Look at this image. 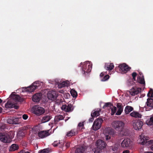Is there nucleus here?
Segmentation results:
<instances>
[{
  "mask_svg": "<svg viewBox=\"0 0 153 153\" xmlns=\"http://www.w3.org/2000/svg\"><path fill=\"white\" fill-rule=\"evenodd\" d=\"M112 125L114 128L117 130L123 131L125 126V123L121 121L116 120L113 122L112 123Z\"/></svg>",
  "mask_w": 153,
  "mask_h": 153,
  "instance_id": "obj_1",
  "label": "nucleus"
},
{
  "mask_svg": "<svg viewBox=\"0 0 153 153\" xmlns=\"http://www.w3.org/2000/svg\"><path fill=\"white\" fill-rule=\"evenodd\" d=\"M43 85L42 82L39 81H36L34 82L30 86L25 88V91L29 92H31L35 91L36 89L38 88V87L41 85V84Z\"/></svg>",
  "mask_w": 153,
  "mask_h": 153,
  "instance_id": "obj_2",
  "label": "nucleus"
},
{
  "mask_svg": "<svg viewBox=\"0 0 153 153\" xmlns=\"http://www.w3.org/2000/svg\"><path fill=\"white\" fill-rule=\"evenodd\" d=\"M140 143L143 145H149L153 143L152 140H149V137L145 135L144 134H141L140 136Z\"/></svg>",
  "mask_w": 153,
  "mask_h": 153,
  "instance_id": "obj_3",
  "label": "nucleus"
},
{
  "mask_svg": "<svg viewBox=\"0 0 153 153\" xmlns=\"http://www.w3.org/2000/svg\"><path fill=\"white\" fill-rule=\"evenodd\" d=\"M33 112L38 116L43 114L45 112V110L43 108L38 106H35L32 108Z\"/></svg>",
  "mask_w": 153,
  "mask_h": 153,
  "instance_id": "obj_4",
  "label": "nucleus"
},
{
  "mask_svg": "<svg viewBox=\"0 0 153 153\" xmlns=\"http://www.w3.org/2000/svg\"><path fill=\"white\" fill-rule=\"evenodd\" d=\"M103 120L101 118H98L96 119L94 122L92 128L93 130L97 131L100 129Z\"/></svg>",
  "mask_w": 153,
  "mask_h": 153,
  "instance_id": "obj_5",
  "label": "nucleus"
},
{
  "mask_svg": "<svg viewBox=\"0 0 153 153\" xmlns=\"http://www.w3.org/2000/svg\"><path fill=\"white\" fill-rule=\"evenodd\" d=\"M118 67L119 68L120 72H121L122 73H126L131 69V68L125 63L120 65Z\"/></svg>",
  "mask_w": 153,
  "mask_h": 153,
  "instance_id": "obj_6",
  "label": "nucleus"
},
{
  "mask_svg": "<svg viewBox=\"0 0 153 153\" xmlns=\"http://www.w3.org/2000/svg\"><path fill=\"white\" fill-rule=\"evenodd\" d=\"M143 125V122L140 120H138L133 121V126L135 130H139L140 129Z\"/></svg>",
  "mask_w": 153,
  "mask_h": 153,
  "instance_id": "obj_7",
  "label": "nucleus"
},
{
  "mask_svg": "<svg viewBox=\"0 0 153 153\" xmlns=\"http://www.w3.org/2000/svg\"><path fill=\"white\" fill-rule=\"evenodd\" d=\"M113 133V129L109 127L105 128L104 131L105 135V139L106 140H109L111 139L110 135Z\"/></svg>",
  "mask_w": 153,
  "mask_h": 153,
  "instance_id": "obj_8",
  "label": "nucleus"
},
{
  "mask_svg": "<svg viewBox=\"0 0 153 153\" xmlns=\"http://www.w3.org/2000/svg\"><path fill=\"white\" fill-rule=\"evenodd\" d=\"M61 109L66 112H71L74 109L73 105L71 104H68L67 105H62L61 107Z\"/></svg>",
  "mask_w": 153,
  "mask_h": 153,
  "instance_id": "obj_9",
  "label": "nucleus"
},
{
  "mask_svg": "<svg viewBox=\"0 0 153 153\" xmlns=\"http://www.w3.org/2000/svg\"><path fill=\"white\" fill-rule=\"evenodd\" d=\"M91 68L92 66L91 65H88L87 66V63H84L82 66V73L85 74V73H89L91 71Z\"/></svg>",
  "mask_w": 153,
  "mask_h": 153,
  "instance_id": "obj_10",
  "label": "nucleus"
},
{
  "mask_svg": "<svg viewBox=\"0 0 153 153\" xmlns=\"http://www.w3.org/2000/svg\"><path fill=\"white\" fill-rule=\"evenodd\" d=\"M105 107L110 108L111 109V115H113L116 112L117 110V107L115 106H113V105L110 102L106 103L103 106V108Z\"/></svg>",
  "mask_w": 153,
  "mask_h": 153,
  "instance_id": "obj_11",
  "label": "nucleus"
},
{
  "mask_svg": "<svg viewBox=\"0 0 153 153\" xmlns=\"http://www.w3.org/2000/svg\"><path fill=\"white\" fill-rule=\"evenodd\" d=\"M131 141L130 139H125L121 143V145L123 148H127L131 146Z\"/></svg>",
  "mask_w": 153,
  "mask_h": 153,
  "instance_id": "obj_12",
  "label": "nucleus"
},
{
  "mask_svg": "<svg viewBox=\"0 0 153 153\" xmlns=\"http://www.w3.org/2000/svg\"><path fill=\"white\" fill-rule=\"evenodd\" d=\"M56 92L53 91H49L47 94L48 97V99L53 100L57 97Z\"/></svg>",
  "mask_w": 153,
  "mask_h": 153,
  "instance_id": "obj_13",
  "label": "nucleus"
},
{
  "mask_svg": "<svg viewBox=\"0 0 153 153\" xmlns=\"http://www.w3.org/2000/svg\"><path fill=\"white\" fill-rule=\"evenodd\" d=\"M50 130L47 131H41L38 132V135L40 138H44L50 135Z\"/></svg>",
  "mask_w": 153,
  "mask_h": 153,
  "instance_id": "obj_14",
  "label": "nucleus"
},
{
  "mask_svg": "<svg viewBox=\"0 0 153 153\" xmlns=\"http://www.w3.org/2000/svg\"><path fill=\"white\" fill-rule=\"evenodd\" d=\"M20 118H18L11 117L8 118L7 120V123L10 124H18L20 123Z\"/></svg>",
  "mask_w": 153,
  "mask_h": 153,
  "instance_id": "obj_15",
  "label": "nucleus"
},
{
  "mask_svg": "<svg viewBox=\"0 0 153 153\" xmlns=\"http://www.w3.org/2000/svg\"><path fill=\"white\" fill-rule=\"evenodd\" d=\"M0 140L4 143H10L11 142L10 139L6 135L0 134Z\"/></svg>",
  "mask_w": 153,
  "mask_h": 153,
  "instance_id": "obj_16",
  "label": "nucleus"
},
{
  "mask_svg": "<svg viewBox=\"0 0 153 153\" xmlns=\"http://www.w3.org/2000/svg\"><path fill=\"white\" fill-rule=\"evenodd\" d=\"M141 90V88L133 87L130 91V93L132 96H134L140 92Z\"/></svg>",
  "mask_w": 153,
  "mask_h": 153,
  "instance_id": "obj_17",
  "label": "nucleus"
},
{
  "mask_svg": "<svg viewBox=\"0 0 153 153\" xmlns=\"http://www.w3.org/2000/svg\"><path fill=\"white\" fill-rule=\"evenodd\" d=\"M78 133V129L74 128L68 132L66 134L68 137H72L77 134Z\"/></svg>",
  "mask_w": 153,
  "mask_h": 153,
  "instance_id": "obj_18",
  "label": "nucleus"
},
{
  "mask_svg": "<svg viewBox=\"0 0 153 153\" xmlns=\"http://www.w3.org/2000/svg\"><path fill=\"white\" fill-rule=\"evenodd\" d=\"M42 95L41 93H36L33 96L32 100L34 102H39L42 97Z\"/></svg>",
  "mask_w": 153,
  "mask_h": 153,
  "instance_id": "obj_19",
  "label": "nucleus"
},
{
  "mask_svg": "<svg viewBox=\"0 0 153 153\" xmlns=\"http://www.w3.org/2000/svg\"><path fill=\"white\" fill-rule=\"evenodd\" d=\"M52 118V116L50 114H46L42 117V123L47 122L50 121Z\"/></svg>",
  "mask_w": 153,
  "mask_h": 153,
  "instance_id": "obj_20",
  "label": "nucleus"
},
{
  "mask_svg": "<svg viewBox=\"0 0 153 153\" xmlns=\"http://www.w3.org/2000/svg\"><path fill=\"white\" fill-rule=\"evenodd\" d=\"M97 146V147L103 149L106 145V143L103 141L99 139L96 142Z\"/></svg>",
  "mask_w": 153,
  "mask_h": 153,
  "instance_id": "obj_21",
  "label": "nucleus"
},
{
  "mask_svg": "<svg viewBox=\"0 0 153 153\" xmlns=\"http://www.w3.org/2000/svg\"><path fill=\"white\" fill-rule=\"evenodd\" d=\"M116 106L118 110L117 112L116 113V115H120L121 114L123 111V107L122 105V104L120 103H117V104Z\"/></svg>",
  "mask_w": 153,
  "mask_h": 153,
  "instance_id": "obj_22",
  "label": "nucleus"
},
{
  "mask_svg": "<svg viewBox=\"0 0 153 153\" xmlns=\"http://www.w3.org/2000/svg\"><path fill=\"white\" fill-rule=\"evenodd\" d=\"M146 104L147 106L150 108V109H153V98H148Z\"/></svg>",
  "mask_w": 153,
  "mask_h": 153,
  "instance_id": "obj_23",
  "label": "nucleus"
},
{
  "mask_svg": "<svg viewBox=\"0 0 153 153\" xmlns=\"http://www.w3.org/2000/svg\"><path fill=\"white\" fill-rule=\"evenodd\" d=\"M10 96L15 101L20 102L23 101V99L17 94H11Z\"/></svg>",
  "mask_w": 153,
  "mask_h": 153,
  "instance_id": "obj_24",
  "label": "nucleus"
},
{
  "mask_svg": "<svg viewBox=\"0 0 153 153\" xmlns=\"http://www.w3.org/2000/svg\"><path fill=\"white\" fill-rule=\"evenodd\" d=\"M19 149V146L18 145L13 144L9 148V150L10 151H14L18 150Z\"/></svg>",
  "mask_w": 153,
  "mask_h": 153,
  "instance_id": "obj_25",
  "label": "nucleus"
},
{
  "mask_svg": "<svg viewBox=\"0 0 153 153\" xmlns=\"http://www.w3.org/2000/svg\"><path fill=\"white\" fill-rule=\"evenodd\" d=\"M64 117L61 115L56 116L54 118V123L55 124H57L59 121L64 119Z\"/></svg>",
  "mask_w": 153,
  "mask_h": 153,
  "instance_id": "obj_26",
  "label": "nucleus"
},
{
  "mask_svg": "<svg viewBox=\"0 0 153 153\" xmlns=\"http://www.w3.org/2000/svg\"><path fill=\"white\" fill-rule=\"evenodd\" d=\"M130 115L135 118H140L142 117V115L140 114L135 111H134L131 113Z\"/></svg>",
  "mask_w": 153,
  "mask_h": 153,
  "instance_id": "obj_27",
  "label": "nucleus"
},
{
  "mask_svg": "<svg viewBox=\"0 0 153 153\" xmlns=\"http://www.w3.org/2000/svg\"><path fill=\"white\" fill-rule=\"evenodd\" d=\"M53 145L54 147H56L57 146H59V147L62 148L63 149V146L64 144L62 142H60V141L58 142V141H55L53 143Z\"/></svg>",
  "mask_w": 153,
  "mask_h": 153,
  "instance_id": "obj_28",
  "label": "nucleus"
},
{
  "mask_svg": "<svg viewBox=\"0 0 153 153\" xmlns=\"http://www.w3.org/2000/svg\"><path fill=\"white\" fill-rule=\"evenodd\" d=\"M86 148L85 147L81 146L77 148L75 153H84Z\"/></svg>",
  "mask_w": 153,
  "mask_h": 153,
  "instance_id": "obj_29",
  "label": "nucleus"
},
{
  "mask_svg": "<svg viewBox=\"0 0 153 153\" xmlns=\"http://www.w3.org/2000/svg\"><path fill=\"white\" fill-rule=\"evenodd\" d=\"M114 67V65L112 63H110L109 64H105V67L107 70L108 71L112 70Z\"/></svg>",
  "mask_w": 153,
  "mask_h": 153,
  "instance_id": "obj_30",
  "label": "nucleus"
},
{
  "mask_svg": "<svg viewBox=\"0 0 153 153\" xmlns=\"http://www.w3.org/2000/svg\"><path fill=\"white\" fill-rule=\"evenodd\" d=\"M14 132L13 131H10L6 133L7 136L11 139V141L12 139L14 137Z\"/></svg>",
  "mask_w": 153,
  "mask_h": 153,
  "instance_id": "obj_31",
  "label": "nucleus"
},
{
  "mask_svg": "<svg viewBox=\"0 0 153 153\" xmlns=\"http://www.w3.org/2000/svg\"><path fill=\"white\" fill-rule=\"evenodd\" d=\"M133 109V108L132 107L128 105L126 106L125 111L126 114H128L131 111H132Z\"/></svg>",
  "mask_w": 153,
  "mask_h": 153,
  "instance_id": "obj_32",
  "label": "nucleus"
},
{
  "mask_svg": "<svg viewBox=\"0 0 153 153\" xmlns=\"http://www.w3.org/2000/svg\"><path fill=\"white\" fill-rule=\"evenodd\" d=\"M100 110L93 111L91 113V117H95L99 116L100 114Z\"/></svg>",
  "mask_w": 153,
  "mask_h": 153,
  "instance_id": "obj_33",
  "label": "nucleus"
},
{
  "mask_svg": "<svg viewBox=\"0 0 153 153\" xmlns=\"http://www.w3.org/2000/svg\"><path fill=\"white\" fill-rule=\"evenodd\" d=\"M68 83L65 81L63 82L58 85V86L59 88H62L65 86H68Z\"/></svg>",
  "mask_w": 153,
  "mask_h": 153,
  "instance_id": "obj_34",
  "label": "nucleus"
},
{
  "mask_svg": "<svg viewBox=\"0 0 153 153\" xmlns=\"http://www.w3.org/2000/svg\"><path fill=\"white\" fill-rule=\"evenodd\" d=\"M102 149L97 146V147L93 149L92 150L94 153H100L102 152Z\"/></svg>",
  "mask_w": 153,
  "mask_h": 153,
  "instance_id": "obj_35",
  "label": "nucleus"
},
{
  "mask_svg": "<svg viewBox=\"0 0 153 153\" xmlns=\"http://www.w3.org/2000/svg\"><path fill=\"white\" fill-rule=\"evenodd\" d=\"M13 104L12 102H7L5 104V107L7 108H13Z\"/></svg>",
  "mask_w": 153,
  "mask_h": 153,
  "instance_id": "obj_36",
  "label": "nucleus"
},
{
  "mask_svg": "<svg viewBox=\"0 0 153 153\" xmlns=\"http://www.w3.org/2000/svg\"><path fill=\"white\" fill-rule=\"evenodd\" d=\"M71 95L73 97H77V92L74 90L72 89L70 91Z\"/></svg>",
  "mask_w": 153,
  "mask_h": 153,
  "instance_id": "obj_37",
  "label": "nucleus"
},
{
  "mask_svg": "<svg viewBox=\"0 0 153 153\" xmlns=\"http://www.w3.org/2000/svg\"><path fill=\"white\" fill-rule=\"evenodd\" d=\"M84 128V124L83 122L80 123L78 124V126L76 129H78V131L79 130H81Z\"/></svg>",
  "mask_w": 153,
  "mask_h": 153,
  "instance_id": "obj_38",
  "label": "nucleus"
},
{
  "mask_svg": "<svg viewBox=\"0 0 153 153\" xmlns=\"http://www.w3.org/2000/svg\"><path fill=\"white\" fill-rule=\"evenodd\" d=\"M153 90L152 89H150L147 94V96L148 97H151L152 98V97H153Z\"/></svg>",
  "mask_w": 153,
  "mask_h": 153,
  "instance_id": "obj_39",
  "label": "nucleus"
},
{
  "mask_svg": "<svg viewBox=\"0 0 153 153\" xmlns=\"http://www.w3.org/2000/svg\"><path fill=\"white\" fill-rule=\"evenodd\" d=\"M49 150L48 149H44L42 150L39 151V153H48L49 152Z\"/></svg>",
  "mask_w": 153,
  "mask_h": 153,
  "instance_id": "obj_40",
  "label": "nucleus"
},
{
  "mask_svg": "<svg viewBox=\"0 0 153 153\" xmlns=\"http://www.w3.org/2000/svg\"><path fill=\"white\" fill-rule=\"evenodd\" d=\"M138 82L141 84H145V81L143 78L140 77L138 80Z\"/></svg>",
  "mask_w": 153,
  "mask_h": 153,
  "instance_id": "obj_41",
  "label": "nucleus"
},
{
  "mask_svg": "<svg viewBox=\"0 0 153 153\" xmlns=\"http://www.w3.org/2000/svg\"><path fill=\"white\" fill-rule=\"evenodd\" d=\"M6 125L2 123H0V130H2L5 128Z\"/></svg>",
  "mask_w": 153,
  "mask_h": 153,
  "instance_id": "obj_42",
  "label": "nucleus"
},
{
  "mask_svg": "<svg viewBox=\"0 0 153 153\" xmlns=\"http://www.w3.org/2000/svg\"><path fill=\"white\" fill-rule=\"evenodd\" d=\"M109 78V76L108 75H105L102 79V81H105L108 80Z\"/></svg>",
  "mask_w": 153,
  "mask_h": 153,
  "instance_id": "obj_43",
  "label": "nucleus"
},
{
  "mask_svg": "<svg viewBox=\"0 0 153 153\" xmlns=\"http://www.w3.org/2000/svg\"><path fill=\"white\" fill-rule=\"evenodd\" d=\"M63 143L64 144V145H63V147L64 146V145H65V147H66L65 148H64L65 149H66L68 148L70 146V143H69L68 142V143Z\"/></svg>",
  "mask_w": 153,
  "mask_h": 153,
  "instance_id": "obj_44",
  "label": "nucleus"
},
{
  "mask_svg": "<svg viewBox=\"0 0 153 153\" xmlns=\"http://www.w3.org/2000/svg\"><path fill=\"white\" fill-rule=\"evenodd\" d=\"M149 124L150 125H153V116L150 118L149 121Z\"/></svg>",
  "mask_w": 153,
  "mask_h": 153,
  "instance_id": "obj_45",
  "label": "nucleus"
},
{
  "mask_svg": "<svg viewBox=\"0 0 153 153\" xmlns=\"http://www.w3.org/2000/svg\"><path fill=\"white\" fill-rule=\"evenodd\" d=\"M28 116L27 114H24L22 116V118L23 119L26 120L27 119Z\"/></svg>",
  "mask_w": 153,
  "mask_h": 153,
  "instance_id": "obj_46",
  "label": "nucleus"
},
{
  "mask_svg": "<svg viewBox=\"0 0 153 153\" xmlns=\"http://www.w3.org/2000/svg\"><path fill=\"white\" fill-rule=\"evenodd\" d=\"M18 153H30V152L27 151H26L25 150H22L19 152Z\"/></svg>",
  "mask_w": 153,
  "mask_h": 153,
  "instance_id": "obj_47",
  "label": "nucleus"
},
{
  "mask_svg": "<svg viewBox=\"0 0 153 153\" xmlns=\"http://www.w3.org/2000/svg\"><path fill=\"white\" fill-rule=\"evenodd\" d=\"M137 75V74L135 72H133L132 74V76L133 78L136 77V76Z\"/></svg>",
  "mask_w": 153,
  "mask_h": 153,
  "instance_id": "obj_48",
  "label": "nucleus"
},
{
  "mask_svg": "<svg viewBox=\"0 0 153 153\" xmlns=\"http://www.w3.org/2000/svg\"><path fill=\"white\" fill-rule=\"evenodd\" d=\"M94 117H91L90 118L89 120V122H92L94 120Z\"/></svg>",
  "mask_w": 153,
  "mask_h": 153,
  "instance_id": "obj_49",
  "label": "nucleus"
},
{
  "mask_svg": "<svg viewBox=\"0 0 153 153\" xmlns=\"http://www.w3.org/2000/svg\"><path fill=\"white\" fill-rule=\"evenodd\" d=\"M13 108H14L15 109H17L19 108V106L17 105H15V104H13Z\"/></svg>",
  "mask_w": 153,
  "mask_h": 153,
  "instance_id": "obj_50",
  "label": "nucleus"
},
{
  "mask_svg": "<svg viewBox=\"0 0 153 153\" xmlns=\"http://www.w3.org/2000/svg\"><path fill=\"white\" fill-rule=\"evenodd\" d=\"M123 153H129V151L128 150H124L123 151Z\"/></svg>",
  "mask_w": 153,
  "mask_h": 153,
  "instance_id": "obj_51",
  "label": "nucleus"
},
{
  "mask_svg": "<svg viewBox=\"0 0 153 153\" xmlns=\"http://www.w3.org/2000/svg\"><path fill=\"white\" fill-rule=\"evenodd\" d=\"M22 131H19L18 133V134H19V135L20 136H23L24 135V134H21Z\"/></svg>",
  "mask_w": 153,
  "mask_h": 153,
  "instance_id": "obj_52",
  "label": "nucleus"
},
{
  "mask_svg": "<svg viewBox=\"0 0 153 153\" xmlns=\"http://www.w3.org/2000/svg\"><path fill=\"white\" fill-rule=\"evenodd\" d=\"M105 74V73L104 72H102L100 75V76L101 77L103 76Z\"/></svg>",
  "mask_w": 153,
  "mask_h": 153,
  "instance_id": "obj_53",
  "label": "nucleus"
},
{
  "mask_svg": "<svg viewBox=\"0 0 153 153\" xmlns=\"http://www.w3.org/2000/svg\"><path fill=\"white\" fill-rule=\"evenodd\" d=\"M66 95L67 97V98H68L69 97H70V95L69 94H66Z\"/></svg>",
  "mask_w": 153,
  "mask_h": 153,
  "instance_id": "obj_54",
  "label": "nucleus"
},
{
  "mask_svg": "<svg viewBox=\"0 0 153 153\" xmlns=\"http://www.w3.org/2000/svg\"><path fill=\"white\" fill-rule=\"evenodd\" d=\"M151 149L153 151V144L151 146Z\"/></svg>",
  "mask_w": 153,
  "mask_h": 153,
  "instance_id": "obj_55",
  "label": "nucleus"
},
{
  "mask_svg": "<svg viewBox=\"0 0 153 153\" xmlns=\"http://www.w3.org/2000/svg\"><path fill=\"white\" fill-rule=\"evenodd\" d=\"M2 109L1 107H0V113H1L2 111Z\"/></svg>",
  "mask_w": 153,
  "mask_h": 153,
  "instance_id": "obj_56",
  "label": "nucleus"
},
{
  "mask_svg": "<svg viewBox=\"0 0 153 153\" xmlns=\"http://www.w3.org/2000/svg\"><path fill=\"white\" fill-rule=\"evenodd\" d=\"M2 102V100L1 99H0V104Z\"/></svg>",
  "mask_w": 153,
  "mask_h": 153,
  "instance_id": "obj_57",
  "label": "nucleus"
},
{
  "mask_svg": "<svg viewBox=\"0 0 153 153\" xmlns=\"http://www.w3.org/2000/svg\"><path fill=\"white\" fill-rule=\"evenodd\" d=\"M62 102V100H60V102H59V103H60V102Z\"/></svg>",
  "mask_w": 153,
  "mask_h": 153,
  "instance_id": "obj_58",
  "label": "nucleus"
},
{
  "mask_svg": "<svg viewBox=\"0 0 153 153\" xmlns=\"http://www.w3.org/2000/svg\"><path fill=\"white\" fill-rule=\"evenodd\" d=\"M135 78H136V77H134V78H133V79H134V80H135Z\"/></svg>",
  "mask_w": 153,
  "mask_h": 153,
  "instance_id": "obj_59",
  "label": "nucleus"
},
{
  "mask_svg": "<svg viewBox=\"0 0 153 153\" xmlns=\"http://www.w3.org/2000/svg\"><path fill=\"white\" fill-rule=\"evenodd\" d=\"M81 65H82V63H80V66H81Z\"/></svg>",
  "mask_w": 153,
  "mask_h": 153,
  "instance_id": "obj_60",
  "label": "nucleus"
},
{
  "mask_svg": "<svg viewBox=\"0 0 153 153\" xmlns=\"http://www.w3.org/2000/svg\"><path fill=\"white\" fill-rule=\"evenodd\" d=\"M123 135H126V134H124Z\"/></svg>",
  "mask_w": 153,
  "mask_h": 153,
  "instance_id": "obj_61",
  "label": "nucleus"
},
{
  "mask_svg": "<svg viewBox=\"0 0 153 153\" xmlns=\"http://www.w3.org/2000/svg\"><path fill=\"white\" fill-rule=\"evenodd\" d=\"M118 68H117V67H116V69L117 70V69Z\"/></svg>",
  "mask_w": 153,
  "mask_h": 153,
  "instance_id": "obj_62",
  "label": "nucleus"
}]
</instances>
